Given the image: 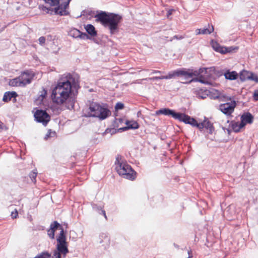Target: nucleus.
<instances>
[{
    "label": "nucleus",
    "instance_id": "23",
    "mask_svg": "<svg viewBox=\"0 0 258 258\" xmlns=\"http://www.w3.org/2000/svg\"><path fill=\"white\" fill-rule=\"evenodd\" d=\"M224 76L226 79L234 80L237 78L238 75L237 73L235 71H227L224 73Z\"/></svg>",
    "mask_w": 258,
    "mask_h": 258
},
{
    "label": "nucleus",
    "instance_id": "26",
    "mask_svg": "<svg viewBox=\"0 0 258 258\" xmlns=\"http://www.w3.org/2000/svg\"><path fill=\"white\" fill-rule=\"evenodd\" d=\"M9 85L11 86H23L22 82L19 79V77L10 80Z\"/></svg>",
    "mask_w": 258,
    "mask_h": 258
},
{
    "label": "nucleus",
    "instance_id": "3",
    "mask_svg": "<svg viewBox=\"0 0 258 258\" xmlns=\"http://www.w3.org/2000/svg\"><path fill=\"white\" fill-rule=\"evenodd\" d=\"M89 109V116L97 117L100 120L106 118L111 114L109 109L96 102L91 103Z\"/></svg>",
    "mask_w": 258,
    "mask_h": 258
},
{
    "label": "nucleus",
    "instance_id": "41",
    "mask_svg": "<svg viewBox=\"0 0 258 258\" xmlns=\"http://www.w3.org/2000/svg\"><path fill=\"white\" fill-rule=\"evenodd\" d=\"M18 211L17 210H15V212H12L11 213V216L13 219L16 218L18 216Z\"/></svg>",
    "mask_w": 258,
    "mask_h": 258
},
{
    "label": "nucleus",
    "instance_id": "44",
    "mask_svg": "<svg viewBox=\"0 0 258 258\" xmlns=\"http://www.w3.org/2000/svg\"><path fill=\"white\" fill-rule=\"evenodd\" d=\"M188 253L189 254V256L187 258H190L192 256V254H191V251L190 250V251H188Z\"/></svg>",
    "mask_w": 258,
    "mask_h": 258
},
{
    "label": "nucleus",
    "instance_id": "10",
    "mask_svg": "<svg viewBox=\"0 0 258 258\" xmlns=\"http://www.w3.org/2000/svg\"><path fill=\"white\" fill-rule=\"evenodd\" d=\"M178 120L183 121L185 123L189 124L193 126H196L199 128L200 123H198L196 120L190 117L187 115L181 113Z\"/></svg>",
    "mask_w": 258,
    "mask_h": 258
},
{
    "label": "nucleus",
    "instance_id": "14",
    "mask_svg": "<svg viewBox=\"0 0 258 258\" xmlns=\"http://www.w3.org/2000/svg\"><path fill=\"white\" fill-rule=\"evenodd\" d=\"M69 35L74 38H80L85 39L89 38L88 35L85 33H82L77 29H72L69 32Z\"/></svg>",
    "mask_w": 258,
    "mask_h": 258
},
{
    "label": "nucleus",
    "instance_id": "11",
    "mask_svg": "<svg viewBox=\"0 0 258 258\" xmlns=\"http://www.w3.org/2000/svg\"><path fill=\"white\" fill-rule=\"evenodd\" d=\"M240 79L242 81H244L246 80H251L255 81L256 82H258V77L244 70L241 72L240 74Z\"/></svg>",
    "mask_w": 258,
    "mask_h": 258
},
{
    "label": "nucleus",
    "instance_id": "33",
    "mask_svg": "<svg viewBox=\"0 0 258 258\" xmlns=\"http://www.w3.org/2000/svg\"><path fill=\"white\" fill-rule=\"evenodd\" d=\"M37 172L35 171H33L30 173L29 176L32 181L34 180L35 182V178L37 176Z\"/></svg>",
    "mask_w": 258,
    "mask_h": 258
},
{
    "label": "nucleus",
    "instance_id": "7",
    "mask_svg": "<svg viewBox=\"0 0 258 258\" xmlns=\"http://www.w3.org/2000/svg\"><path fill=\"white\" fill-rule=\"evenodd\" d=\"M34 117L39 122H41L43 125H46L50 120V116L45 111L37 110L34 113Z\"/></svg>",
    "mask_w": 258,
    "mask_h": 258
},
{
    "label": "nucleus",
    "instance_id": "15",
    "mask_svg": "<svg viewBox=\"0 0 258 258\" xmlns=\"http://www.w3.org/2000/svg\"><path fill=\"white\" fill-rule=\"evenodd\" d=\"M204 127H205L206 128L209 130V132L210 133H212V132L214 130V127L213 126L212 123L207 118H205L202 122L200 123L199 124V129L201 130Z\"/></svg>",
    "mask_w": 258,
    "mask_h": 258
},
{
    "label": "nucleus",
    "instance_id": "20",
    "mask_svg": "<svg viewBox=\"0 0 258 258\" xmlns=\"http://www.w3.org/2000/svg\"><path fill=\"white\" fill-rule=\"evenodd\" d=\"M85 29L87 33L91 36H95L97 35V32L95 30V27L91 24H87L85 26Z\"/></svg>",
    "mask_w": 258,
    "mask_h": 258
},
{
    "label": "nucleus",
    "instance_id": "50",
    "mask_svg": "<svg viewBox=\"0 0 258 258\" xmlns=\"http://www.w3.org/2000/svg\"><path fill=\"white\" fill-rule=\"evenodd\" d=\"M60 111H61V109H59V110H57V113H59Z\"/></svg>",
    "mask_w": 258,
    "mask_h": 258
},
{
    "label": "nucleus",
    "instance_id": "39",
    "mask_svg": "<svg viewBox=\"0 0 258 258\" xmlns=\"http://www.w3.org/2000/svg\"><path fill=\"white\" fill-rule=\"evenodd\" d=\"M184 36H181V35H175L173 38H172L170 41H172L174 39H178V40H180V39H182L183 38H184Z\"/></svg>",
    "mask_w": 258,
    "mask_h": 258
},
{
    "label": "nucleus",
    "instance_id": "21",
    "mask_svg": "<svg viewBox=\"0 0 258 258\" xmlns=\"http://www.w3.org/2000/svg\"><path fill=\"white\" fill-rule=\"evenodd\" d=\"M244 127V124L240 122H234L232 123V128L234 132L237 133Z\"/></svg>",
    "mask_w": 258,
    "mask_h": 258
},
{
    "label": "nucleus",
    "instance_id": "34",
    "mask_svg": "<svg viewBox=\"0 0 258 258\" xmlns=\"http://www.w3.org/2000/svg\"><path fill=\"white\" fill-rule=\"evenodd\" d=\"M60 254H61L58 250L56 249L54 250L53 253V258H60Z\"/></svg>",
    "mask_w": 258,
    "mask_h": 258
},
{
    "label": "nucleus",
    "instance_id": "12",
    "mask_svg": "<svg viewBox=\"0 0 258 258\" xmlns=\"http://www.w3.org/2000/svg\"><path fill=\"white\" fill-rule=\"evenodd\" d=\"M23 86H25L26 84L31 83V80L33 78V75L28 73V72H25L19 77Z\"/></svg>",
    "mask_w": 258,
    "mask_h": 258
},
{
    "label": "nucleus",
    "instance_id": "36",
    "mask_svg": "<svg viewBox=\"0 0 258 258\" xmlns=\"http://www.w3.org/2000/svg\"><path fill=\"white\" fill-rule=\"evenodd\" d=\"M55 133L54 132H51V130H49L48 133L46 135L45 137V139L47 140L50 137L55 136Z\"/></svg>",
    "mask_w": 258,
    "mask_h": 258
},
{
    "label": "nucleus",
    "instance_id": "49",
    "mask_svg": "<svg viewBox=\"0 0 258 258\" xmlns=\"http://www.w3.org/2000/svg\"><path fill=\"white\" fill-rule=\"evenodd\" d=\"M118 120L120 122H122L123 121V119L122 118H119Z\"/></svg>",
    "mask_w": 258,
    "mask_h": 258
},
{
    "label": "nucleus",
    "instance_id": "42",
    "mask_svg": "<svg viewBox=\"0 0 258 258\" xmlns=\"http://www.w3.org/2000/svg\"><path fill=\"white\" fill-rule=\"evenodd\" d=\"M253 97L255 100H258V90L254 91L253 93Z\"/></svg>",
    "mask_w": 258,
    "mask_h": 258
},
{
    "label": "nucleus",
    "instance_id": "38",
    "mask_svg": "<svg viewBox=\"0 0 258 258\" xmlns=\"http://www.w3.org/2000/svg\"><path fill=\"white\" fill-rule=\"evenodd\" d=\"M163 76H160V77H152V78H146V79H144V80H162V79H163Z\"/></svg>",
    "mask_w": 258,
    "mask_h": 258
},
{
    "label": "nucleus",
    "instance_id": "9",
    "mask_svg": "<svg viewBox=\"0 0 258 258\" xmlns=\"http://www.w3.org/2000/svg\"><path fill=\"white\" fill-rule=\"evenodd\" d=\"M181 113H176L174 111L169 108H162L156 111V115L164 114L171 116L175 119H178Z\"/></svg>",
    "mask_w": 258,
    "mask_h": 258
},
{
    "label": "nucleus",
    "instance_id": "32",
    "mask_svg": "<svg viewBox=\"0 0 258 258\" xmlns=\"http://www.w3.org/2000/svg\"><path fill=\"white\" fill-rule=\"evenodd\" d=\"M93 209L98 211L100 210L101 211V213L104 215L105 218L107 219V216L106 215L105 211L103 210L101 207H97L96 206H93Z\"/></svg>",
    "mask_w": 258,
    "mask_h": 258
},
{
    "label": "nucleus",
    "instance_id": "25",
    "mask_svg": "<svg viewBox=\"0 0 258 258\" xmlns=\"http://www.w3.org/2000/svg\"><path fill=\"white\" fill-rule=\"evenodd\" d=\"M57 243H66V237L64 234L63 229L61 228V231L58 237L57 238Z\"/></svg>",
    "mask_w": 258,
    "mask_h": 258
},
{
    "label": "nucleus",
    "instance_id": "24",
    "mask_svg": "<svg viewBox=\"0 0 258 258\" xmlns=\"http://www.w3.org/2000/svg\"><path fill=\"white\" fill-rule=\"evenodd\" d=\"M235 208L234 205H230L226 210L224 212V214L229 216V218H231L233 215H234L235 213Z\"/></svg>",
    "mask_w": 258,
    "mask_h": 258
},
{
    "label": "nucleus",
    "instance_id": "5",
    "mask_svg": "<svg viewBox=\"0 0 258 258\" xmlns=\"http://www.w3.org/2000/svg\"><path fill=\"white\" fill-rule=\"evenodd\" d=\"M115 169L119 175L125 178L133 180L135 178V171L128 164L118 162L116 164Z\"/></svg>",
    "mask_w": 258,
    "mask_h": 258
},
{
    "label": "nucleus",
    "instance_id": "31",
    "mask_svg": "<svg viewBox=\"0 0 258 258\" xmlns=\"http://www.w3.org/2000/svg\"><path fill=\"white\" fill-rule=\"evenodd\" d=\"M58 228H60V229L61 228L60 225L56 221L53 222V223L50 225V228L53 230H55V229Z\"/></svg>",
    "mask_w": 258,
    "mask_h": 258
},
{
    "label": "nucleus",
    "instance_id": "35",
    "mask_svg": "<svg viewBox=\"0 0 258 258\" xmlns=\"http://www.w3.org/2000/svg\"><path fill=\"white\" fill-rule=\"evenodd\" d=\"M54 232L55 230L51 228H50V229L47 231L48 235L51 239H54Z\"/></svg>",
    "mask_w": 258,
    "mask_h": 258
},
{
    "label": "nucleus",
    "instance_id": "47",
    "mask_svg": "<svg viewBox=\"0 0 258 258\" xmlns=\"http://www.w3.org/2000/svg\"><path fill=\"white\" fill-rule=\"evenodd\" d=\"M71 106V107H68L69 109H71V108H73V107H74V102H72Z\"/></svg>",
    "mask_w": 258,
    "mask_h": 258
},
{
    "label": "nucleus",
    "instance_id": "48",
    "mask_svg": "<svg viewBox=\"0 0 258 258\" xmlns=\"http://www.w3.org/2000/svg\"><path fill=\"white\" fill-rule=\"evenodd\" d=\"M46 92H45L43 95V94H42V95H41V97H42V99H43L44 98V97H45V95H46Z\"/></svg>",
    "mask_w": 258,
    "mask_h": 258
},
{
    "label": "nucleus",
    "instance_id": "18",
    "mask_svg": "<svg viewBox=\"0 0 258 258\" xmlns=\"http://www.w3.org/2000/svg\"><path fill=\"white\" fill-rule=\"evenodd\" d=\"M56 249L58 250L64 256L69 252L67 244L66 243H57Z\"/></svg>",
    "mask_w": 258,
    "mask_h": 258
},
{
    "label": "nucleus",
    "instance_id": "43",
    "mask_svg": "<svg viewBox=\"0 0 258 258\" xmlns=\"http://www.w3.org/2000/svg\"><path fill=\"white\" fill-rule=\"evenodd\" d=\"M196 35L202 34V33H201V29H197L196 30Z\"/></svg>",
    "mask_w": 258,
    "mask_h": 258
},
{
    "label": "nucleus",
    "instance_id": "8",
    "mask_svg": "<svg viewBox=\"0 0 258 258\" xmlns=\"http://www.w3.org/2000/svg\"><path fill=\"white\" fill-rule=\"evenodd\" d=\"M210 70V71L212 70V68H200L198 70H185V74H186V79L188 78H191L194 76L199 77L202 75L203 73L206 74L207 72V70Z\"/></svg>",
    "mask_w": 258,
    "mask_h": 258
},
{
    "label": "nucleus",
    "instance_id": "17",
    "mask_svg": "<svg viewBox=\"0 0 258 258\" xmlns=\"http://www.w3.org/2000/svg\"><path fill=\"white\" fill-rule=\"evenodd\" d=\"M253 117L249 112L244 113L241 116V122L244 124V126L246 123H251L253 121Z\"/></svg>",
    "mask_w": 258,
    "mask_h": 258
},
{
    "label": "nucleus",
    "instance_id": "29",
    "mask_svg": "<svg viewBox=\"0 0 258 258\" xmlns=\"http://www.w3.org/2000/svg\"><path fill=\"white\" fill-rule=\"evenodd\" d=\"M214 31L213 26H211V28H204L203 29H201V33L202 34H211Z\"/></svg>",
    "mask_w": 258,
    "mask_h": 258
},
{
    "label": "nucleus",
    "instance_id": "28",
    "mask_svg": "<svg viewBox=\"0 0 258 258\" xmlns=\"http://www.w3.org/2000/svg\"><path fill=\"white\" fill-rule=\"evenodd\" d=\"M199 77V78L192 79L190 80L188 82V83H191V82L198 81L203 84H208V81H206L202 79L203 78V75H201Z\"/></svg>",
    "mask_w": 258,
    "mask_h": 258
},
{
    "label": "nucleus",
    "instance_id": "6",
    "mask_svg": "<svg viewBox=\"0 0 258 258\" xmlns=\"http://www.w3.org/2000/svg\"><path fill=\"white\" fill-rule=\"evenodd\" d=\"M235 106L236 102L234 100H230V102L220 104L219 109L224 114L230 115L234 111Z\"/></svg>",
    "mask_w": 258,
    "mask_h": 258
},
{
    "label": "nucleus",
    "instance_id": "27",
    "mask_svg": "<svg viewBox=\"0 0 258 258\" xmlns=\"http://www.w3.org/2000/svg\"><path fill=\"white\" fill-rule=\"evenodd\" d=\"M51 254L48 252H42L40 254L37 255L34 258H51Z\"/></svg>",
    "mask_w": 258,
    "mask_h": 258
},
{
    "label": "nucleus",
    "instance_id": "19",
    "mask_svg": "<svg viewBox=\"0 0 258 258\" xmlns=\"http://www.w3.org/2000/svg\"><path fill=\"white\" fill-rule=\"evenodd\" d=\"M17 96L16 92H6L4 95L3 100L4 102L9 101L12 98L15 99V98Z\"/></svg>",
    "mask_w": 258,
    "mask_h": 258
},
{
    "label": "nucleus",
    "instance_id": "45",
    "mask_svg": "<svg viewBox=\"0 0 258 258\" xmlns=\"http://www.w3.org/2000/svg\"><path fill=\"white\" fill-rule=\"evenodd\" d=\"M172 10H169L168 12V13H167V17H168L169 15H171L172 14Z\"/></svg>",
    "mask_w": 258,
    "mask_h": 258
},
{
    "label": "nucleus",
    "instance_id": "22",
    "mask_svg": "<svg viewBox=\"0 0 258 258\" xmlns=\"http://www.w3.org/2000/svg\"><path fill=\"white\" fill-rule=\"evenodd\" d=\"M211 45L213 47V48L216 51L220 52L221 53H223L224 50H226L225 48V47L221 46L218 44L217 42L212 41L211 42Z\"/></svg>",
    "mask_w": 258,
    "mask_h": 258
},
{
    "label": "nucleus",
    "instance_id": "13",
    "mask_svg": "<svg viewBox=\"0 0 258 258\" xmlns=\"http://www.w3.org/2000/svg\"><path fill=\"white\" fill-rule=\"evenodd\" d=\"M176 76L183 77L186 79L185 69L179 70L169 73L167 76H163V79H170Z\"/></svg>",
    "mask_w": 258,
    "mask_h": 258
},
{
    "label": "nucleus",
    "instance_id": "37",
    "mask_svg": "<svg viewBox=\"0 0 258 258\" xmlns=\"http://www.w3.org/2000/svg\"><path fill=\"white\" fill-rule=\"evenodd\" d=\"M124 105L123 103L120 102H118L116 104L115 108L116 110L122 109L123 108Z\"/></svg>",
    "mask_w": 258,
    "mask_h": 258
},
{
    "label": "nucleus",
    "instance_id": "4",
    "mask_svg": "<svg viewBox=\"0 0 258 258\" xmlns=\"http://www.w3.org/2000/svg\"><path fill=\"white\" fill-rule=\"evenodd\" d=\"M45 3L50 6H58L54 9L55 13L60 16L67 15V10L69 7L70 0H43Z\"/></svg>",
    "mask_w": 258,
    "mask_h": 258
},
{
    "label": "nucleus",
    "instance_id": "16",
    "mask_svg": "<svg viewBox=\"0 0 258 258\" xmlns=\"http://www.w3.org/2000/svg\"><path fill=\"white\" fill-rule=\"evenodd\" d=\"M125 124L127 126L120 128L119 130L126 131L128 129H137L139 127L138 122L134 120H126Z\"/></svg>",
    "mask_w": 258,
    "mask_h": 258
},
{
    "label": "nucleus",
    "instance_id": "2",
    "mask_svg": "<svg viewBox=\"0 0 258 258\" xmlns=\"http://www.w3.org/2000/svg\"><path fill=\"white\" fill-rule=\"evenodd\" d=\"M97 21L100 22L104 26L108 27L111 33L117 29L118 25L122 18L117 14H107L102 12L95 16Z\"/></svg>",
    "mask_w": 258,
    "mask_h": 258
},
{
    "label": "nucleus",
    "instance_id": "1",
    "mask_svg": "<svg viewBox=\"0 0 258 258\" xmlns=\"http://www.w3.org/2000/svg\"><path fill=\"white\" fill-rule=\"evenodd\" d=\"M74 78L70 74L64 75L58 82L56 87L53 89L51 95L53 102L57 104H62L70 100L72 93V84Z\"/></svg>",
    "mask_w": 258,
    "mask_h": 258
},
{
    "label": "nucleus",
    "instance_id": "40",
    "mask_svg": "<svg viewBox=\"0 0 258 258\" xmlns=\"http://www.w3.org/2000/svg\"><path fill=\"white\" fill-rule=\"evenodd\" d=\"M38 41L40 45H43L45 42V38L44 37H40L39 38Z\"/></svg>",
    "mask_w": 258,
    "mask_h": 258
},
{
    "label": "nucleus",
    "instance_id": "30",
    "mask_svg": "<svg viewBox=\"0 0 258 258\" xmlns=\"http://www.w3.org/2000/svg\"><path fill=\"white\" fill-rule=\"evenodd\" d=\"M225 48L226 49V50H223L224 52H223V54H225V53H228V52H232L234 50H236L238 49V48L237 47H233V46H230V47H225Z\"/></svg>",
    "mask_w": 258,
    "mask_h": 258
},
{
    "label": "nucleus",
    "instance_id": "46",
    "mask_svg": "<svg viewBox=\"0 0 258 258\" xmlns=\"http://www.w3.org/2000/svg\"><path fill=\"white\" fill-rule=\"evenodd\" d=\"M161 72L159 71H156V70H153L152 71V73L153 74H155V73H160Z\"/></svg>",
    "mask_w": 258,
    "mask_h": 258
}]
</instances>
